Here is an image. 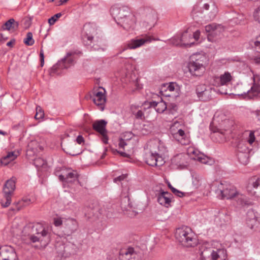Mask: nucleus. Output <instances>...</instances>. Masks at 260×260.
<instances>
[{
    "label": "nucleus",
    "mask_w": 260,
    "mask_h": 260,
    "mask_svg": "<svg viewBox=\"0 0 260 260\" xmlns=\"http://www.w3.org/2000/svg\"><path fill=\"white\" fill-rule=\"evenodd\" d=\"M218 12L217 6L214 2L201 0L193 6L191 15L194 19L210 21L215 18Z\"/></svg>",
    "instance_id": "nucleus-1"
},
{
    "label": "nucleus",
    "mask_w": 260,
    "mask_h": 260,
    "mask_svg": "<svg viewBox=\"0 0 260 260\" xmlns=\"http://www.w3.org/2000/svg\"><path fill=\"white\" fill-rule=\"evenodd\" d=\"M149 150L144 156L145 162L151 167H160L165 161L163 156L167 152V148L160 140H154L149 142L147 145Z\"/></svg>",
    "instance_id": "nucleus-2"
},
{
    "label": "nucleus",
    "mask_w": 260,
    "mask_h": 260,
    "mask_svg": "<svg viewBox=\"0 0 260 260\" xmlns=\"http://www.w3.org/2000/svg\"><path fill=\"white\" fill-rule=\"evenodd\" d=\"M216 187V193L220 195L221 199L230 200L236 197L237 203L239 205L243 206L250 204V202L247 197L245 195L240 193L233 184L227 182H223L218 183Z\"/></svg>",
    "instance_id": "nucleus-3"
},
{
    "label": "nucleus",
    "mask_w": 260,
    "mask_h": 260,
    "mask_svg": "<svg viewBox=\"0 0 260 260\" xmlns=\"http://www.w3.org/2000/svg\"><path fill=\"white\" fill-rule=\"evenodd\" d=\"M206 57L200 54H193L187 63L190 75L193 77L202 76L206 71Z\"/></svg>",
    "instance_id": "nucleus-4"
},
{
    "label": "nucleus",
    "mask_w": 260,
    "mask_h": 260,
    "mask_svg": "<svg viewBox=\"0 0 260 260\" xmlns=\"http://www.w3.org/2000/svg\"><path fill=\"white\" fill-rule=\"evenodd\" d=\"M175 238L184 246L194 247L198 244L196 235L191 229L187 226H182L176 229Z\"/></svg>",
    "instance_id": "nucleus-5"
},
{
    "label": "nucleus",
    "mask_w": 260,
    "mask_h": 260,
    "mask_svg": "<svg viewBox=\"0 0 260 260\" xmlns=\"http://www.w3.org/2000/svg\"><path fill=\"white\" fill-rule=\"evenodd\" d=\"M32 234L29 235L28 238L32 243L42 242H48L50 240L51 232L48 226H44L42 224L37 223L32 227Z\"/></svg>",
    "instance_id": "nucleus-6"
},
{
    "label": "nucleus",
    "mask_w": 260,
    "mask_h": 260,
    "mask_svg": "<svg viewBox=\"0 0 260 260\" xmlns=\"http://www.w3.org/2000/svg\"><path fill=\"white\" fill-rule=\"evenodd\" d=\"M15 188V181L13 178L8 180L5 183L3 189V192L4 198L6 200V202L4 203L2 200L1 203L2 206L3 207H8L11 204V197Z\"/></svg>",
    "instance_id": "nucleus-7"
},
{
    "label": "nucleus",
    "mask_w": 260,
    "mask_h": 260,
    "mask_svg": "<svg viewBox=\"0 0 260 260\" xmlns=\"http://www.w3.org/2000/svg\"><path fill=\"white\" fill-rule=\"evenodd\" d=\"M203 257H210L212 260H225L227 257L226 250L224 248L214 250L212 248H206L201 252Z\"/></svg>",
    "instance_id": "nucleus-8"
},
{
    "label": "nucleus",
    "mask_w": 260,
    "mask_h": 260,
    "mask_svg": "<svg viewBox=\"0 0 260 260\" xmlns=\"http://www.w3.org/2000/svg\"><path fill=\"white\" fill-rule=\"evenodd\" d=\"M74 63V59L72 56L67 57V55L60 60H59L51 69V74H59L60 70L67 69Z\"/></svg>",
    "instance_id": "nucleus-9"
},
{
    "label": "nucleus",
    "mask_w": 260,
    "mask_h": 260,
    "mask_svg": "<svg viewBox=\"0 0 260 260\" xmlns=\"http://www.w3.org/2000/svg\"><path fill=\"white\" fill-rule=\"evenodd\" d=\"M143 24L146 27L152 28L157 21V16L155 11L151 8H146L144 10Z\"/></svg>",
    "instance_id": "nucleus-10"
},
{
    "label": "nucleus",
    "mask_w": 260,
    "mask_h": 260,
    "mask_svg": "<svg viewBox=\"0 0 260 260\" xmlns=\"http://www.w3.org/2000/svg\"><path fill=\"white\" fill-rule=\"evenodd\" d=\"M205 30L208 33L207 36L208 40L209 42H213L216 40L215 37L219 35L223 29L221 24L213 23L205 26Z\"/></svg>",
    "instance_id": "nucleus-11"
},
{
    "label": "nucleus",
    "mask_w": 260,
    "mask_h": 260,
    "mask_svg": "<svg viewBox=\"0 0 260 260\" xmlns=\"http://www.w3.org/2000/svg\"><path fill=\"white\" fill-rule=\"evenodd\" d=\"M105 93V89L102 87H100L98 89L93 92V102L102 111L105 109L106 101Z\"/></svg>",
    "instance_id": "nucleus-12"
},
{
    "label": "nucleus",
    "mask_w": 260,
    "mask_h": 260,
    "mask_svg": "<svg viewBox=\"0 0 260 260\" xmlns=\"http://www.w3.org/2000/svg\"><path fill=\"white\" fill-rule=\"evenodd\" d=\"M211 88L205 84H200L197 86L196 93L200 101L207 102L211 99Z\"/></svg>",
    "instance_id": "nucleus-13"
},
{
    "label": "nucleus",
    "mask_w": 260,
    "mask_h": 260,
    "mask_svg": "<svg viewBox=\"0 0 260 260\" xmlns=\"http://www.w3.org/2000/svg\"><path fill=\"white\" fill-rule=\"evenodd\" d=\"M253 83L250 89L247 91L244 92L243 93L239 94L238 95H246L250 98L257 96L260 94V76L258 75H254L253 76Z\"/></svg>",
    "instance_id": "nucleus-14"
},
{
    "label": "nucleus",
    "mask_w": 260,
    "mask_h": 260,
    "mask_svg": "<svg viewBox=\"0 0 260 260\" xmlns=\"http://www.w3.org/2000/svg\"><path fill=\"white\" fill-rule=\"evenodd\" d=\"M0 260H18L14 249L9 246L0 247Z\"/></svg>",
    "instance_id": "nucleus-15"
},
{
    "label": "nucleus",
    "mask_w": 260,
    "mask_h": 260,
    "mask_svg": "<svg viewBox=\"0 0 260 260\" xmlns=\"http://www.w3.org/2000/svg\"><path fill=\"white\" fill-rule=\"evenodd\" d=\"M192 39L191 35H189L187 31H185L181 36H175L172 38V42L173 44L176 46L191 47L194 43L190 41V40Z\"/></svg>",
    "instance_id": "nucleus-16"
},
{
    "label": "nucleus",
    "mask_w": 260,
    "mask_h": 260,
    "mask_svg": "<svg viewBox=\"0 0 260 260\" xmlns=\"http://www.w3.org/2000/svg\"><path fill=\"white\" fill-rule=\"evenodd\" d=\"M151 41V38L148 36L137 37L135 39H131L127 44V48L135 49L139 48L145 43H150Z\"/></svg>",
    "instance_id": "nucleus-17"
},
{
    "label": "nucleus",
    "mask_w": 260,
    "mask_h": 260,
    "mask_svg": "<svg viewBox=\"0 0 260 260\" xmlns=\"http://www.w3.org/2000/svg\"><path fill=\"white\" fill-rule=\"evenodd\" d=\"M246 189L248 192L254 195L257 191H260V176H254L248 179Z\"/></svg>",
    "instance_id": "nucleus-18"
},
{
    "label": "nucleus",
    "mask_w": 260,
    "mask_h": 260,
    "mask_svg": "<svg viewBox=\"0 0 260 260\" xmlns=\"http://www.w3.org/2000/svg\"><path fill=\"white\" fill-rule=\"evenodd\" d=\"M118 25L126 30L134 29L136 25V17L133 14L130 13L121 21L119 22Z\"/></svg>",
    "instance_id": "nucleus-19"
},
{
    "label": "nucleus",
    "mask_w": 260,
    "mask_h": 260,
    "mask_svg": "<svg viewBox=\"0 0 260 260\" xmlns=\"http://www.w3.org/2000/svg\"><path fill=\"white\" fill-rule=\"evenodd\" d=\"M172 135L173 138L182 145H186L189 143L188 134L185 133L183 129H179Z\"/></svg>",
    "instance_id": "nucleus-20"
},
{
    "label": "nucleus",
    "mask_w": 260,
    "mask_h": 260,
    "mask_svg": "<svg viewBox=\"0 0 260 260\" xmlns=\"http://www.w3.org/2000/svg\"><path fill=\"white\" fill-rule=\"evenodd\" d=\"M172 195L168 192L163 191L158 195L157 202L161 205L168 207L171 202Z\"/></svg>",
    "instance_id": "nucleus-21"
},
{
    "label": "nucleus",
    "mask_w": 260,
    "mask_h": 260,
    "mask_svg": "<svg viewBox=\"0 0 260 260\" xmlns=\"http://www.w3.org/2000/svg\"><path fill=\"white\" fill-rule=\"evenodd\" d=\"M107 124V122L105 120H96L93 123V128L101 135H103L107 132L106 128Z\"/></svg>",
    "instance_id": "nucleus-22"
},
{
    "label": "nucleus",
    "mask_w": 260,
    "mask_h": 260,
    "mask_svg": "<svg viewBox=\"0 0 260 260\" xmlns=\"http://www.w3.org/2000/svg\"><path fill=\"white\" fill-rule=\"evenodd\" d=\"M19 26V22L13 18H11L7 21L1 27L2 30H16Z\"/></svg>",
    "instance_id": "nucleus-23"
},
{
    "label": "nucleus",
    "mask_w": 260,
    "mask_h": 260,
    "mask_svg": "<svg viewBox=\"0 0 260 260\" xmlns=\"http://www.w3.org/2000/svg\"><path fill=\"white\" fill-rule=\"evenodd\" d=\"M149 107L154 108L155 111L159 113H163L167 109V105L166 103L161 100L160 102H156L155 101L150 102L149 103Z\"/></svg>",
    "instance_id": "nucleus-24"
},
{
    "label": "nucleus",
    "mask_w": 260,
    "mask_h": 260,
    "mask_svg": "<svg viewBox=\"0 0 260 260\" xmlns=\"http://www.w3.org/2000/svg\"><path fill=\"white\" fill-rule=\"evenodd\" d=\"M257 222V217L253 210H249L246 214V223L251 229H252Z\"/></svg>",
    "instance_id": "nucleus-25"
},
{
    "label": "nucleus",
    "mask_w": 260,
    "mask_h": 260,
    "mask_svg": "<svg viewBox=\"0 0 260 260\" xmlns=\"http://www.w3.org/2000/svg\"><path fill=\"white\" fill-rule=\"evenodd\" d=\"M79 174L76 171H71L66 174V181L68 183H79L78 180Z\"/></svg>",
    "instance_id": "nucleus-26"
},
{
    "label": "nucleus",
    "mask_w": 260,
    "mask_h": 260,
    "mask_svg": "<svg viewBox=\"0 0 260 260\" xmlns=\"http://www.w3.org/2000/svg\"><path fill=\"white\" fill-rule=\"evenodd\" d=\"M248 145L243 139L240 140L237 145V152H250L252 149Z\"/></svg>",
    "instance_id": "nucleus-27"
},
{
    "label": "nucleus",
    "mask_w": 260,
    "mask_h": 260,
    "mask_svg": "<svg viewBox=\"0 0 260 260\" xmlns=\"http://www.w3.org/2000/svg\"><path fill=\"white\" fill-rule=\"evenodd\" d=\"M161 86H165L166 91H172V92L178 93L180 94V88L175 82L163 84Z\"/></svg>",
    "instance_id": "nucleus-28"
},
{
    "label": "nucleus",
    "mask_w": 260,
    "mask_h": 260,
    "mask_svg": "<svg viewBox=\"0 0 260 260\" xmlns=\"http://www.w3.org/2000/svg\"><path fill=\"white\" fill-rule=\"evenodd\" d=\"M17 157V155L13 152H9L7 154L3 157L1 160V162L4 166L7 165L11 161L15 160Z\"/></svg>",
    "instance_id": "nucleus-29"
},
{
    "label": "nucleus",
    "mask_w": 260,
    "mask_h": 260,
    "mask_svg": "<svg viewBox=\"0 0 260 260\" xmlns=\"http://www.w3.org/2000/svg\"><path fill=\"white\" fill-rule=\"evenodd\" d=\"M120 254L128 260H132V259L135 258L137 255V253L135 252L134 249L132 247H129L125 251L121 252Z\"/></svg>",
    "instance_id": "nucleus-30"
},
{
    "label": "nucleus",
    "mask_w": 260,
    "mask_h": 260,
    "mask_svg": "<svg viewBox=\"0 0 260 260\" xmlns=\"http://www.w3.org/2000/svg\"><path fill=\"white\" fill-rule=\"evenodd\" d=\"M237 156L239 162L245 165L249 162L250 152H237Z\"/></svg>",
    "instance_id": "nucleus-31"
},
{
    "label": "nucleus",
    "mask_w": 260,
    "mask_h": 260,
    "mask_svg": "<svg viewBox=\"0 0 260 260\" xmlns=\"http://www.w3.org/2000/svg\"><path fill=\"white\" fill-rule=\"evenodd\" d=\"M131 13L129 9L125 7H122L121 11L119 15L117 17L115 22L118 24L119 22L121 21L123 19Z\"/></svg>",
    "instance_id": "nucleus-32"
},
{
    "label": "nucleus",
    "mask_w": 260,
    "mask_h": 260,
    "mask_svg": "<svg viewBox=\"0 0 260 260\" xmlns=\"http://www.w3.org/2000/svg\"><path fill=\"white\" fill-rule=\"evenodd\" d=\"M160 93L161 95L165 97H170L174 99L178 97L180 95L178 93L172 92V91H166L165 86H161Z\"/></svg>",
    "instance_id": "nucleus-33"
},
{
    "label": "nucleus",
    "mask_w": 260,
    "mask_h": 260,
    "mask_svg": "<svg viewBox=\"0 0 260 260\" xmlns=\"http://www.w3.org/2000/svg\"><path fill=\"white\" fill-rule=\"evenodd\" d=\"M232 76L231 74L229 72H225L224 74L221 75L220 77V80L222 85L226 84L227 83L231 81Z\"/></svg>",
    "instance_id": "nucleus-34"
},
{
    "label": "nucleus",
    "mask_w": 260,
    "mask_h": 260,
    "mask_svg": "<svg viewBox=\"0 0 260 260\" xmlns=\"http://www.w3.org/2000/svg\"><path fill=\"white\" fill-rule=\"evenodd\" d=\"M121 7H119L117 6H113L110 9V13L115 21L116 20L117 17L119 14L120 12L121 11Z\"/></svg>",
    "instance_id": "nucleus-35"
},
{
    "label": "nucleus",
    "mask_w": 260,
    "mask_h": 260,
    "mask_svg": "<svg viewBox=\"0 0 260 260\" xmlns=\"http://www.w3.org/2000/svg\"><path fill=\"white\" fill-rule=\"evenodd\" d=\"M32 32H28L26 34V37L24 39V43L27 46H32L35 43V40L32 38Z\"/></svg>",
    "instance_id": "nucleus-36"
},
{
    "label": "nucleus",
    "mask_w": 260,
    "mask_h": 260,
    "mask_svg": "<svg viewBox=\"0 0 260 260\" xmlns=\"http://www.w3.org/2000/svg\"><path fill=\"white\" fill-rule=\"evenodd\" d=\"M30 203V200L28 198L23 199L21 201L15 203L16 206V210L19 211L22 206H25L29 205Z\"/></svg>",
    "instance_id": "nucleus-37"
},
{
    "label": "nucleus",
    "mask_w": 260,
    "mask_h": 260,
    "mask_svg": "<svg viewBox=\"0 0 260 260\" xmlns=\"http://www.w3.org/2000/svg\"><path fill=\"white\" fill-rule=\"evenodd\" d=\"M46 161L42 158H37L34 159V164L37 169L46 165Z\"/></svg>",
    "instance_id": "nucleus-38"
},
{
    "label": "nucleus",
    "mask_w": 260,
    "mask_h": 260,
    "mask_svg": "<svg viewBox=\"0 0 260 260\" xmlns=\"http://www.w3.org/2000/svg\"><path fill=\"white\" fill-rule=\"evenodd\" d=\"M192 184L195 188H198L201 184V177L197 175H192Z\"/></svg>",
    "instance_id": "nucleus-39"
},
{
    "label": "nucleus",
    "mask_w": 260,
    "mask_h": 260,
    "mask_svg": "<svg viewBox=\"0 0 260 260\" xmlns=\"http://www.w3.org/2000/svg\"><path fill=\"white\" fill-rule=\"evenodd\" d=\"M168 186L171 190L172 192H173V193L175 194L176 196H177L179 197H182L184 196V192H183L176 189L174 187H173L170 182L168 183Z\"/></svg>",
    "instance_id": "nucleus-40"
},
{
    "label": "nucleus",
    "mask_w": 260,
    "mask_h": 260,
    "mask_svg": "<svg viewBox=\"0 0 260 260\" xmlns=\"http://www.w3.org/2000/svg\"><path fill=\"white\" fill-rule=\"evenodd\" d=\"M44 116V111L42 109L41 107L38 106L36 107V114L35 115V118L36 119H41L43 118Z\"/></svg>",
    "instance_id": "nucleus-41"
},
{
    "label": "nucleus",
    "mask_w": 260,
    "mask_h": 260,
    "mask_svg": "<svg viewBox=\"0 0 260 260\" xmlns=\"http://www.w3.org/2000/svg\"><path fill=\"white\" fill-rule=\"evenodd\" d=\"M62 14L61 13H58L55 14L54 16H52L50 18L48 19V23L50 25H53L57 20V19L59 18H60Z\"/></svg>",
    "instance_id": "nucleus-42"
},
{
    "label": "nucleus",
    "mask_w": 260,
    "mask_h": 260,
    "mask_svg": "<svg viewBox=\"0 0 260 260\" xmlns=\"http://www.w3.org/2000/svg\"><path fill=\"white\" fill-rule=\"evenodd\" d=\"M255 139V136L254 133L253 132H250L249 134L248 137L246 138V139L244 140V141H246V143L249 145H251L254 142Z\"/></svg>",
    "instance_id": "nucleus-43"
},
{
    "label": "nucleus",
    "mask_w": 260,
    "mask_h": 260,
    "mask_svg": "<svg viewBox=\"0 0 260 260\" xmlns=\"http://www.w3.org/2000/svg\"><path fill=\"white\" fill-rule=\"evenodd\" d=\"M193 159L197 160L203 164L207 163V161L206 160L207 158L205 157L202 154H198L197 156L193 157Z\"/></svg>",
    "instance_id": "nucleus-44"
},
{
    "label": "nucleus",
    "mask_w": 260,
    "mask_h": 260,
    "mask_svg": "<svg viewBox=\"0 0 260 260\" xmlns=\"http://www.w3.org/2000/svg\"><path fill=\"white\" fill-rule=\"evenodd\" d=\"M136 119L144 120L145 119L144 112L142 110H138L137 112L133 113Z\"/></svg>",
    "instance_id": "nucleus-45"
},
{
    "label": "nucleus",
    "mask_w": 260,
    "mask_h": 260,
    "mask_svg": "<svg viewBox=\"0 0 260 260\" xmlns=\"http://www.w3.org/2000/svg\"><path fill=\"white\" fill-rule=\"evenodd\" d=\"M254 19L260 23V6L258 7L253 14Z\"/></svg>",
    "instance_id": "nucleus-46"
},
{
    "label": "nucleus",
    "mask_w": 260,
    "mask_h": 260,
    "mask_svg": "<svg viewBox=\"0 0 260 260\" xmlns=\"http://www.w3.org/2000/svg\"><path fill=\"white\" fill-rule=\"evenodd\" d=\"M81 54H82V52L80 50H73V51H69L68 53H67V56L71 57V56H74V55H80Z\"/></svg>",
    "instance_id": "nucleus-47"
},
{
    "label": "nucleus",
    "mask_w": 260,
    "mask_h": 260,
    "mask_svg": "<svg viewBox=\"0 0 260 260\" xmlns=\"http://www.w3.org/2000/svg\"><path fill=\"white\" fill-rule=\"evenodd\" d=\"M40 62L41 66L42 67L44 64V51L42 49L40 50Z\"/></svg>",
    "instance_id": "nucleus-48"
},
{
    "label": "nucleus",
    "mask_w": 260,
    "mask_h": 260,
    "mask_svg": "<svg viewBox=\"0 0 260 260\" xmlns=\"http://www.w3.org/2000/svg\"><path fill=\"white\" fill-rule=\"evenodd\" d=\"M62 223V221L60 218H56L54 219V224L56 226H59Z\"/></svg>",
    "instance_id": "nucleus-49"
},
{
    "label": "nucleus",
    "mask_w": 260,
    "mask_h": 260,
    "mask_svg": "<svg viewBox=\"0 0 260 260\" xmlns=\"http://www.w3.org/2000/svg\"><path fill=\"white\" fill-rule=\"evenodd\" d=\"M168 108L172 113H173L174 111H176L178 109L177 105L175 104H171L168 106Z\"/></svg>",
    "instance_id": "nucleus-50"
},
{
    "label": "nucleus",
    "mask_w": 260,
    "mask_h": 260,
    "mask_svg": "<svg viewBox=\"0 0 260 260\" xmlns=\"http://www.w3.org/2000/svg\"><path fill=\"white\" fill-rule=\"evenodd\" d=\"M76 142L79 144H81L84 142V138L82 136L79 135L76 138Z\"/></svg>",
    "instance_id": "nucleus-51"
},
{
    "label": "nucleus",
    "mask_w": 260,
    "mask_h": 260,
    "mask_svg": "<svg viewBox=\"0 0 260 260\" xmlns=\"http://www.w3.org/2000/svg\"><path fill=\"white\" fill-rule=\"evenodd\" d=\"M101 135L102 136V142L104 144H108V138L107 135V133H104L103 135Z\"/></svg>",
    "instance_id": "nucleus-52"
},
{
    "label": "nucleus",
    "mask_w": 260,
    "mask_h": 260,
    "mask_svg": "<svg viewBox=\"0 0 260 260\" xmlns=\"http://www.w3.org/2000/svg\"><path fill=\"white\" fill-rule=\"evenodd\" d=\"M93 37L92 36L88 35V34H86L83 36V39L84 41H85V40H87L89 41H90V43H91L92 40H93Z\"/></svg>",
    "instance_id": "nucleus-53"
},
{
    "label": "nucleus",
    "mask_w": 260,
    "mask_h": 260,
    "mask_svg": "<svg viewBox=\"0 0 260 260\" xmlns=\"http://www.w3.org/2000/svg\"><path fill=\"white\" fill-rule=\"evenodd\" d=\"M126 145V143L125 142V140L122 139H121L120 140V141L119 143V146L120 148H123L124 147V146Z\"/></svg>",
    "instance_id": "nucleus-54"
},
{
    "label": "nucleus",
    "mask_w": 260,
    "mask_h": 260,
    "mask_svg": "<svg viewBox=\"0 0 260 260\" xmlns=\"http://www.w3.org/2000/svg\"><path fill=\"white\" fill-rule=\"evenodd\" d=\"M253 113L255 115L257 120L260 122V110H256L253 112Z\"/></svg>",
    "instance_id": "nucleus-55"
},
{
    "label": "nucleus",
    "mask_w": 260,
    "mask_h": 260,
    "mask_svg": "<svg viewBox=\"0 0 260 260\" xmlns=\"http://www.w3.org/2000/svg\"><path fill=\"white\" fill-rule=\"evenodd\" d=\"M125 178V176L124 175L119 176L114 179V182L120 181L123 180Z\"/></svg>",
    "instance_id": "nucleus-56"
},
{
    "label": "nucleus",
    "mask_w": 260,
    "mask_h": 260,
    "mask_svg": "<svg viewBox=\"0 0 260 260\" xmlns=\"http://www.w3.org/2000/svg\"><path fill=\"white\" fill-rule=\"evenodd\" d=\"M7 39V37H4L3 34H0V44L4 43Z\"/></svg>",
    "instance_id": "nucleus-57"
},
{
    "label": "nucleus",
    "mask_w": 260,
    "mask_h": 260,
    "mask_svg": "<svg viewBox=\"0 0 260 260\" xmlns=\"http://www.w3.org/2000/svg\"><path fill=\"white\" fill-rule=\"evenodd\" d=\"M200 31L197 30L193 35V38L196 40H198L199 38Z\"/></svg>",
    "instance_id": "nucleus-58"
},
{
    "label": "nucleus",
    "mask_w": 260,
    "mask_h": 260,
    "mask_svg": "<svg viewBox=\"0 0 260 260\" xmlns=\"http://www.w3.org/2000/svg\"><path fill=\"white\" fill-rule=\"evenodd\" d=\"M254 45L256 47L260 48V36L258 38V40L254 42Z\"/></svg>",
    "instance_id": "nucleus-59"
},
{
    "label": "nucleus",
    "mask_w": 260,
    "mask_h": 260,
    "mask_svg": "<svg viewBox=\"0 0 260 260\" xmlns=\"http://www.w3.org/2000/svg\"><path fill=\"white\" fill-rule=\"evenodd\" d=\"M59 179L60 181H62L63 182L67 183L66 181V176H64V175H60L59 176Z\"/></svg>",
    "instance_id": "nucleus-60"
},
{
    "label": "nucleus",
    "mask_w": 260,
    "mask_h": 260,
    "mask_svg": "<svg viewBox=\"0 0 260 260\" xmlns=\"http://www.w3.org/2000/svg\"><path fill=\"white\" fill-rule=\"evenodd\" d=\"M87 45L91 46L92 50H98L99 49V48L98 47V46H91L90 44H88Z\"/></svg>",
    "instance_id": "nucleus-61"
},
{
    "label": "nucleus",
    "mask_w": 260,
    "mask_h": 260,
    "mask_svg": "<svg viewBox=\"0 0 260 260\" xmlns=\"http://www.w3.org/2000/svg\"><path fill=\"white\" fill-rule=\"evenodd\" d=\"M202 260H212L210 257H203L201 255Z\"/></svg>",
    "instance_id": "nucleus-62"
},
{
    "label": "nucleus",
    "mask_w": 260,
    "mask_h": 260,
    "mask_svg": "<svg viewBox=\"0 0 260 260\" xmlns=\"http://www.w3.org/2000/svg\"><path fill=\"white\" fill-rule=\"evenodd\" d=\"M118 153H119L121 156H124V157H125V156H127V154H126L125 152H122V151L119 152V151H118Z\"/></svg>",
    "instance_id": "nucleus-63"
},
{
    "label": "nucleus",
    "mask_w": 260,
    "mask_h": 260,
    "mask_svg": "<svg viewBox=\"0 0 260 260\" xmlns=\"http://www.w3.org/2000/svg\"><path fill=\"white\" fill-rule=\"evenodd\" d=\"M13 45V42L12 41H9L7 43V46L8 47H12Z\"/></svg>",
    "instance_id": "nucleus-64"
}]
</instances>
